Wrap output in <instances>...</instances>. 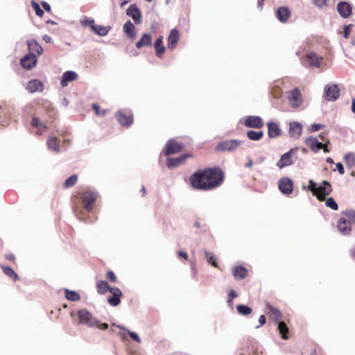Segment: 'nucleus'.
I'll list each match as a JSON object with an SVG mask.
<instances>
[{"label":"nucleus","instance_id":"1","mask_svg":"<svg viewBox=\"0 0 355 355\" xmlns=\"http://www.w3.org/2000/svg\"><path fill=\"white\" fill-rule=\"evenodd\" d=\"M225 173L218 166L207 167L194 172L189 176L191 187L198 191H211L222 185Z\"/></svg>","mask_w":355,"mask_h":355},{"label":"nucleus","instance_id":"2","mask_svg":"<svg viewBox=\"0 0 355 355\" xmlns=\"http://www.w3.org/2000/svg\"><path fill=\"white\" fill-rule=\"evenodd\" d=\"M98 197L96 191L89 188L78 192L72 198V208L76 217L85 220L87 214L93 210L94 203Z\"/></svg>","mask_w":355,"mask_h":355},{"label":"nucleus","instance_id":"3","mask_svg":"<svg viewBox=\"0 0 355 355\" xmlns=\"http://www.w3.org/2000/svg\"><path fill=\"white\" fill-rule=\"evenodd\" d=\"M78 322L85 324L89 327H94L98 324V320L93 317L92 313L87 309H80L77 312Z\"/></svg>","mask_w":355,"mask_h":355},{"label":"nucleus","instance_id":"4","mask_svg":"<svg viewBox=\"0 0 355 355\" xmlns=\"http://www.w3.org/2000/svg\"><path fill=\"white\" fill-rule=\"evenodd\" d=\"M323 58L314 52L306 53L302 58V63L306 67H320Z\"/></svg>","mask_w":355,"mask_h":355},{"label":"nucleus","instance_id":"5","mask_svg":"<svg viewBox=\"0 0 355 355\" xmlns=\"http://www.w3.org/2000/svg\"><path fill=\"white\" fill-rule=\"evenodd\" d=\"M331 191L332 188L331 184L327 180H323L318 187L314 196L319 201L322 202L325 200L326 197L329 196Z\"/></svg>","mask_w":355,"mask_h":355},{"label":"nucleus","instance_id":"6","mask_svg":"<svg viewBox=\"0 0 355 355\" xmlns=\"http://www.w3.org/2000/svg\"><path fill=\"white\" fill-rule=\"evenodd\" d=\"M242 144V141L238 139L226 140L218 144L216 148L217 151H234L238 148Z\"/></svg>","mask_w":355,"mask_h":355},{"label":"nucleus","instance_id":"7","mask_svg":"<svg viewBox=\"0 0 355 355\" xmlns=\"http://www.w3.org/2000/svg\"><path fill=\"white\" fill-rule=\"evenodd\" d=\"M184 146L182 144L178 142L174 139H169L166 144L164 155L166 156H169L181 152Z\"/></svg>","mask_w":355,"mask_h":355},{"label":"nucleus","instance_id":"8","mask_svg":"<svg viewBox=\"0 0 355 355\" xmlns=\"http://www.w3.org/2000/svg\"><path fill=\"white\" fill-rule=\"evenodd\" d=\"M340 96V89L337 85H327L324 87V98L328 101H335Z\"/></svg>","mask_w":355,"mask_h":355},{"label":"nucleus","instance_id":"9","mask_svg":"<svg viewBox=\"0 0 355 355\" xmlns=\"http://www.w3.org/2000/svg\"><path fill=\"white\" fill-rule=\"evenodd\" d=\"M278 187L282 193L289 195L293 193V182L288 178H283L279 181Z\"/></svg>","mask_w":355,"mask_h":355},{"label":"nucleus","instance_id":"10","mask_svg":"<svg viewBox=\"0 0 355 355\" xmlns=\"http://www.w3.org/2000/svg\"><path fill=\"white\" fill-rule=\"evenodd\" d=\"M192 157V155L187 153L175 158H168L166 165L168 168H173L184 164L186 159Z\"/></svg>","mask_w":355,"mask_h":355},{"label":"nucleus","instance_id":"11","mask_svg":"<svg viewBox=\"0 0 355 355\" xmlns=\"http://www.w3.org/2000/svg\"><path fill=\"white\" fill-rule=\"evenodd\" d=\"M245 126L253 128H261L264 123L263 119L257 116H247L244 121Z\"/></svg>","mask_w":355,"mask_h":355},{"label":"nucleus","instance_id":"12","mask_svg":"<svg viewBox=\"0 0 355 355\" xmlns=\"http://www.w3.org/2000/svg\"><path fill=\"white\" fill-rule=\"evenodd\" d=\"M110 292L112 296L107 298V302L112 306H117L121 303V297L123 295L122 292L116 287H112Z\"/></svg>","mask_w":355,"mask_h":355},{"label":"nucleus","instance_id":"13","mask_svg":"<svg viewBox=\"0 0 355 355\" xmlns=\"http://www.w3.org/2000/svg\"><path fill=\"white\" fill-rule=\"evenodd\" d=\"M116 117L119 123L123 126L129 127L133 122L132 115L125 111H119L116 112Z\"/></svg>","mask_w":355,"mask_h":355},{"label":"nucleus","instance_id":"14","mask_svg":"<svg viewBox=\"0 0 355 355\" xmlns=\"http://www.w3.org/2000/svg\"><path fill=\"white\" fill-rule=\"evenodd\" d=\"M337 11L343 18H348L352 13V7L347 1L339 2L337 5Z\"/></svg>","mask_w":355,"mask_h":355},{"label":"nucleus","instance_id":"15","mask_svg":"<svg viewBox=\"0 0 355 355\" xmlns=\"http://www.w3.org/2000/svg\"><path fill=\"white\" fill-rule=\"evenodd\" d=\"M288 99L292 107L300 106L302 103V96L300 89L295 88L291 91Z\"/></svg>","mask_w":355,"mask_h":355},{"label":"nucleus","instance_id":"16","mask_svg":"<svg viewBox=\"0 0 355 355\" xmlns=\"http://www.w3.org/2000/svg\"><path fill=\"white\" fill-rule=\"evenodd\" d=\"M37 62V58L36 55H33L32 54H27L24 58L21 59V66L28 70L32 69L35 67Z\"/></svg>","mask_w":355,"mask_h":355},{"label":"nucleus","instance_id":"17","mask_svg":"<svg viewBox=\"0 0 355 355\" xmlns=\"http://www.w3.org/2000/svg\"><path fill=\"white\" fill-rule=\"evenodd\" d=\"M26 88L30 93L42 92L44 89V84L38 79H33L27 83Z\"/></svg>","mask_w":355,"mask_h":355},{"label":"nucleus","instance_id":"18","mask_svg":"<svg viewBox=\"0 0 355 355\" xmlns=\"http://www.w3.org/2000/svg\"><path fill=\"white\" fill-rule=\"evenodd\" d=\"M27 45L30 54H32L33 55H36V57L42 55L43 52V49L35 40L32 39L28 40Z\"/></svg>","mask_w":355,"mask_h":355},{"label":"nucleus","instance_id":"19","mask_svg":"<svg viewBox=\"0 0 355 355\" xmlns=\"http://www.w3.org/2000/svg\"><path fill=\"white\" fill-rule=\"evenodd\" d=\"M296 149L292 148L288 152L283 154L281 157V159L277 164V166L279 168H283L286 166L291 165L293 163L291 158V154Z\"/></svg>","mask_w":355,"mask_h":355},{"label":"nucleus","instance_id":"20","mask_svg":"<svg viewBox=\"0 0 355 355\" xmlns=\"http://www.w3.org/2000/svg\"><path fill=\"white\" fill-rule=\"evenodd\" d=\"M291 15V10L286 6L279 7L276 11V17L282 23L287 22Z\"/></svg>","mask_w":355,"mask_h":355},{"label":"nucleus","instance_id":"21","mask_svg":"<svg viewBox=\"0 0 355 355\" xmlns=\"http://www.w3.org/2000/svg\"><path fill=\"white\" fill-rule=\"evenodd\" d=\"M127 15L130 16L136 24H141V15L136 4H131L127 9Z\"/></svg>","mask_w":355,"mask_h":355},{"label":"nucleus","instance_id":"22","mask_svg":"<svg viewBox=\"0 0 355 355\" xmlns=\"http://www.w3.org/2000/svg\"><path fill=\"white\" fill-rule=\"evenodd\" d=\"M179 39H180L179 31L175 28L172 29L171 31L170 35L168 37V44H167L168 49H169L171 50L174 49L177 46Z\"/></svg>","mask_w":355,"mask_h":355},{"label":"nucleus","instance_id":"23","mask_svg":"<svg viewBox=\"0 0 355 355\" xmlns=\"http://www.w3.org/2000/svg\"><path fill=\"white\" fill-rule=\"evenodd\" d=\"M337 227L339 231L344 235H348L351 233L352 225H348L345 218L341 214V217L338 221Z\"/></svg>","mask_w":355,"mask_h":355},{"label":"nucleus","instance_id":"24","mask_svg":"<svg viewBox=\"0 0 355 355\" xmlns=\"http://www.w3.org/2000/svg\"><path fill=\"white\" fill-rule=\"evenodd\" d=\"M289 134L291 137L299 138L302 135V125L299 122H291L289 124Z\"/></svg>","mask_w":355,"mask_h":355},{"label":"nucleus","instance_id":"25","mask_svg":"<svg viewBox=\"0 0 355 355\" xmlns=\"http://www.w3.org/2000/svg\"><path fill=\"white\" fill-rule=\"evenodd\" d=\"M248 269L243 266H234L232 268V275L236 279H243L248 275Z\"/></svg>","mask_w":355,"mask_h":355},{"label":"nucleus","instance_id":"26","mask_svg":"<svg viewBox=\"0 0 355 355\" xmlns=\"http://www.w3.org/2000/svg\"><path fill=\"white\" fill-rule=\"evenodd\" d=\"M267 125L268 128V135L270 138H275L281 135V130L277 123L268 122Z\"/></svg>","mask_w":355,"mask_h":355},{"label":"nucleus","instance_id":"27","mask_svg":"<svg viewBox=\"0 0 355 355\" xmlns=\"http://www.w3.org/2000/svg\"><path fill=\"white\" fill-rule=\"evenodd\" d=\"M78 75L76 72L72 71H67L63 73L60 84L62 87H66L71 81L76 80Z\"/></svg>","mask_w":355,"mask_h":355},{"label":"nucleus","instance_id":"28","mask_svg":"<svg viewBox=\"0 0 355 355\" xmlns=\"http://www.w3.org/2000/svg\"><path fill=\"white\" fill-rule=\"evenodd\" d=\"M266 307H267L269 313H270V317L274 320V322L275 323H277L278 322H279L282 317L281 311L276 307L270 304L269 303L266 304Z\"/></svg>","mask_w":355,"mask_h":355},{"label":"nucleus","instance_id":"29","mask_svg":"<svg viewBox=\"0 0 355 355\" xmlns=\"http://www.w3.org/2000/svg\"><path fill=\"white\" fill-rule=\"evenodd\" d=\"M46 145L49 150L56 153L60 151V139L55 137H50L46 141Z\"/></svg>","mask_w":355,"mask_h":355},{"label":"nucleus","instance_id":"30","mask_svg":"<svg viewBox=\"0 0 355 355\" xmlns=\"http://www.w3.org/2000/svg\"><path fill=\"white\" fill-rule=\"evenodd\" d=\"M152 44V37L148 33H144L141 39L136 43L135 46L137 49H141L144 46H150Z\"/></svg>","mask_w":355,"mask_h":355},{"label":"nucleus","instance_id":"31","mask_svg":"<svg viewBox=\"0 0 355 355\" xmlns=\"http://www.w3.org/2000/svg\"><path fill=\"white\" fill-rule=\"evenodd\" d=\"M305 143L313 152H318L322 148V143L315 138L310 137L306 139Z\"/></svg>","mask_w":355,"mask_h":355},{"label":"nucleus","instance_id":"32","mask_svg":"<svg viewBox=\"0 0 355 355\" xmlns=\"http://www.w3.org/2000/svg\"><path fill=\"white\" fill-rule=\"evenodd\" d=\"M154 47L155 49V54L158 58H160L162 54L164 53L166 48L163 45V37L160 36L159 37L154 44Z\"/></svg>","mask_w":355,"mask_h":355},{"label":"nucleus","instance_id":"33","mask_svg":"<svg viewBox=\"0 0 355 355\" xmlns=\"http://www.w3.org/2000/svg\"><path fill=\"white\" fill-rule=\"evenodd\" d=\"M123 31L131 39L136 37L135 27L130 21H128L123 25Z\"/></svg>","mask_w":355,"mask_h":355},{"label":"nucleus","instance_id":"34","mask_svg":"<svg viewBox=\"0 0 355 355\" xmlns=\"http://www.w3.org/2000/svg\"><path fill=\"white\" fill-rule=\"evenodd\" d=\"M278 331L281 334L282 338L287 340L289 338V329L284 322H278Z\"/></svg>","mask_w":355,"mask_h":355},{"label":"nucleus","instance_id":"35","mask_svg":"<svg viewBox=\"0 0 355 355\" xmlns=\"http://www.w3.org/2000/svg\"><path fill=\"white\" fill-rule=\"evenodd\" d=\"M96 286L97 292L101 295L106 293L107 291H110V289L112 288L110 287L107 282L103 280L98 281Z\"/></svg>","mask_w":355,"mask_h":355},{"label":"nucleus","instance_id":"36","mask_svg":"<svg viewBox=\"0 0 355 355\" xmlns=\"http://www.w3.org/2000/svg\"><path fill=\"white\" fill-rule=\"evenodd\" d=\"M1 268L3 272V273L9 277L10 279H12L14 282H16L19 279L18 275L14 271V270L9 267L4 265H1Z\"/></svg>","mask_w":355,"mask_h":355},{"label":"nucleus","instance_id":"37","mask_svg":"<svg viewBox=\"0 0 355 355\" xmlns=\"http://www.w3.org/2000/svg\"><path fill=\"white\" fill-rule=\"evenodd\" d=\"M341 214L345 218L348 225H355V211L350 209L343 211Z\"/></svg>","mask_w":355,"mask_h":355},{"label":"nucleus","instance_id":"38","mask_svg":"<svg viewBox=\"0 0 355 355\" xmlns=\"http://www.w3.org/2000/svg\"><path fill=\"white\" fill-rule=\"evenodd\" d=\"M110 27H106V26H101V25H96V24H94V26H92V31L97 35H100V36H105L109 31H110Z\"/></svg>","mask_w":355,"mask_h":355},{"label":"nucleus","instance_id":"39","mask_svg":"<svg viewBox=\"0 0 355 355\" xmlns=\"http://www.w3.org/2000/svg\"><path fill=\"white\" fill-rule=\"evenodd\" d=\"M65 297L70 301L76 302L80 300V294L73 291H69V289L64 290Z\"/></svg>","mask_w":355,"mask_h":355},{"label":"nucleus","instance_id":"40","mask_svg":"<svg viewBox=\"0 0 355 355\" xmlns=\"http://www.w3.org/2000/svg\"><path fill=\"white\" fill-rule=\"evenodd\" d=\"M248 137L253 141H259L263 137V131L250 130L247 132Z\"/></svg>","mask_w":355,"mask_h":355},{"label":"nucleus","instance_id":"41","mask_svg":"<svg viewBox=\"0 0 355 355\" xmlns=\"http://www.w3.org/2000/svg\"><path fill=\"white\" fill-rule=\"evenodd\" d=\"M78 175H72L69 178H68L63 184V187L64 189H67L74 186L78 182Z\"/></svg>","mask_w":355,"mask_h":355},{"label":"nucleus","instance_id":"42","mask_svg":"<svg viewBox=\"0 0 355 355\" xmlns=\"http://www.w3.org/2000/svg\"><path fill=\"white\" fill-rule=\"evenodd\" d=\"M236 310L239 314L243 315H250L252 311L250 306L243 304L237 305Z\"/></svg>","mask_w":355,"mask_h":355},{"label":"nucleus","instance_id":"43","mask_svg":"<svg viewBox=\"0 0 355 355\" xmlns=\"http://www.w3.org/2000/svg\"><path fill=\"white\" fill-rule=\"evenodd\" d=\"M345 164L349 168H352L355 166V156L352 153H347L344 157Z\"/></svg>","mask_w":355,"mask_h":355},{"label":"nucleus","instance_id":"44","mask_svg":"<svg viewBox=\"0 0 355 355\" xmlns=\"http://www.w3.org/2000/svg\"><path fill=\"white\" fill-rule=\"evenodd\" d=\"M205 259H206L207 261L209 264H211L212 266H214L215 268H218V263L216 261V258H215L214 255L213 254V253L209 252H205Z\"/></svg>","mask_w":355,"mask_h":355},{"label":"nucleus","instance_id":"45","mask_svg":"<svg viewBox=\"0 0 355 355\" xmlns=\"http://www.w3.org/2000/svg\"><path fill=\"white\" fill-rule=\"evenodd\" d=\"M325 205L333 210L336 211L338 209V205L333 198H328L327 200L325 199Z\"/></svg>","mask_w":355,"mask_h":355},{"label":"nucleus","instance_id":"46","mask_svg":"<svg viewBox=\"0 0 355 355\" xmlns=\"http://www.w3.org/2000/svg\"><path fill=\"white\" fill-rule=\"evenodd\" d=\"M31 6H32L33 8L34 9V10L35 11L36 15L38 17H41L43 16L44 11L40 8V5L37 2L33 1L31 2Z\"/></svg>","mask_w":355,"mask_h":355},{"label":"nucleus","instance_id":"47","mask_svg":"<svg viewBox=\"0 0 355 355\" xmlns=\"http://www.w3.org/2000/svg\"><path fill=\"white\" fill-rule=\"evenodd\" d=\"M92 109L94 110L96 115L97 116H105L107 113L106 110H101L99 105L96 103L92 105Z\"/></svg>","mask_w":355,"mask_h":355},{"label":"nucleus","instance_id":"48","mask_svg":"<svg viewBox=\"0 0 355 355\" xmlns=\"http://www.w3.org/2000/svg\"><path fill=\"white\" fill-rule=\"evenodd\" d=\"M317 188H318V187H317L316 183L314 181H313L312 180H310L309 181V186H308L307 189H308V190L311 191V193L313 196L315 193Z\"/></svg>","mask_w":355,"mask_h":355},{"label":"nucleus","instance_id":"49","mask_svg":"<svg viewBox=\"0 0 355 355\" xmlns=\"http://www.w3.org/2000/svg\"><path fill=\"white\" fill-rule=\"evenodd\" d=\"M106 278L111 282L115 283L116 282V277L115 274L112 271L109 270L106 274Z\"/></svg>","mask_w":355,"mask_h":355},{"label":"nucleus","instance_id":"50","mask_svg":"<svg viewBox=\"0 0 355 355\" xmlns=\"http://www.w3.org/2000/svg\"><path fill=\"white\" fill-rule=\"evenodd\" d=\"M313 3L320 8L327 6V0H313Z\"/></svg>","mask_w":355,"mask_h":355},{"label":"nucleus","instance_id":"51","mask_svg":"<svg viewBox=\"0 0 355 355\" xmlns=\"http://www.w3.org/2000/svg\"><path fill=\"white\" fill-rule=\"evenodd\" d=\"M95 24L94 19H84L81 21V25L83 26H90L91 29H92V26Z\"/></svg>","mask_w":355,"mask_h":355},{"label":"nucleus","instance_id":"52","mask_svg":"<svg viewBox=\"0 0 355 355\" xmlns=\"http://www.w3.org/2000/svg\"><path fill=\"white\" fill-rule=\"evenodd\" d=\"M237 297L236 293L234 290H230L228 293L227 302L232 303L233 300Z\"/></svg>","mask_w":355,"mask_h":355},{"label":"nucleus","instance_id":"53","mask_svg":"<svg viewBox=\"0 0 355 355\" xmlns=\"http://www.w3.org/2000/svg\"><path fill=\"white\" fill-rule=\"evenodd\" d=\"M128 334L132 340L137 343H141V339L136 333L128 331Z\"/></svg>","mask_w":355,"mask_h":355},{"label":"nucleus","instance_id":"54","mask_svg":"<svg viewBox=\"0 0 355 355\" xmlns=\"http://www.w3.org/2000/svg\"><path fill=\"white\" fill-rule=\"evenodd\" d=\"M352 26V24H349V25H347V26H344V34H343V36L345 37V38H348L349 36V32H350V28Z\"/></svg>","mask_w":355,"mask_h":355},{"label":"nucleus","instance_id":"55","mask_svg":"<svg viewBox=\"0 0 355 355\" xmlns=\"http://www.w3.org/2000/svg\"><path fill=\"white\" fill-rule=\"evenodd\" d=\"M94 327L98 328L101 330H105L108 328V324L107 323H101L98 320V324L94 325Z\"/></svg>","mask_w":355,"mask_h":355},{"label":"nucleus","instance_id":"56","mask_svg":"<svg viewBox=\"0 0 355 355\" xmlns=\"http://www.w3.org/2000/svg\"><path fill=\"white\" fill-rule=\"evenodd\" d=\"M5 258L6 260H8L10 262H12L13 263H15V257L13 254H5Z\"/></svg>","mask_w":355,"mask_h":355},{"label":"nucleus","instance_id":"57","mask_svg":"<svg viewBox=\"0 0 355 355\" xmlns=\"http://www.w3.org/2000/svg\"><path fill=\"white\" fill-rule=\"evenodd\" d=\"M266 319L265 315H260V317L259 318V325H258L257 327V328H259L260 327L263 326L266 324Z\"/></svg>","mask_w":355,"mask_h":355},{"label":"nucleus","instance_id":"58","mask_svg":"<svg viewBox=\"0 0 355 355\" xmlns=\"http://www.w3.org/2000/svg\"><path fill=\"white\" fill-rule=\"evenodd\" d=\"M42 123L40 122V119L37 117H33L31 121V125L33 126H35L36 128L39 127L40 125Z\"/></svg>","mask_w":355,"mask_h":355},{"label":"nucleus","instance_id":"59","mask_svg":"<svg viewBox=\"0 0 355 355\" xmlns=\"http://www.w3.org/2000/svg\"><path fill=\"white\" fill-rule=\"evenodd\" d=\"M41 5L46 12H50L51 11V6L47 2L43 1L41 2Z\"/></svg>","mask_w":355,"mask_h":355},{"label":"nucleus","instance_id":"60","mask_svg":"<svg viewBox=\"0 0 355 355\" xmlns=\"http://www.w3.org/2000/svg\"><path fill=\"white\" fill-rule=\"evenodd\" d=\"M37 128L38 131L40 132H39L40 135H42V132H45L48 129L47 126L43 123H42L40 125V126L37 127Z\"/></svg>","mask_w":355,"mask_h":355},{"label":"nucleus","instance_id":"61","mask_svg":"<svg viewBox=\"0 0 355 355\" xmlns=\"http://www.w3.org/2000/svg\"><path fill=\"white\" fill-rule=\"evenodd\" d=\"M322 128V125L321 124H319V123H314L311 125V130L312 132H316V131H318L321 129Z\"/></svg>","mask_w":355,"mask_h":355},{"label":"nucleus","instance_id":"62","mask_svg":"<svg viewBox=\"0 0 355 355\" xmlns=\"http://www.w3.org/2000/svg\"><path fill=\"white\" fill-rule=\"evenodd\" d=\"M336 168L340 175H343L345 173V169L341 163L339 162L336 164Z\"/></svg>","mask_w":355,"mask_h":355},{"label":"nucleus","instance_id":"63","mask_svg":"<svg viewBox=\"0 0 355 355\" xmlns=\"http://www.w3.org/2000/svg\"><path fill=\"white\" fill-rule=\"evenodd\" d=\"M178 254L179 257L184 259L185 260H187L188 259V254L186 252H184V251H179L178 252Z\"/></svg>","mask_w":355,"mask_h":355},{"label":"nucleus","instance_id":"64","mask_svg":"<svg viewBox=\"0 0 355 355\" xmlns=\"http://www.w3.org/2000/svg\"><path fill=\"white\" fill-rule=\"evenodd\" d=\"M272 93L275 98H279L281 95V92L279 89H274Z\"/></svg>","mask_w":355,"mask_h":355}]
</instances>
